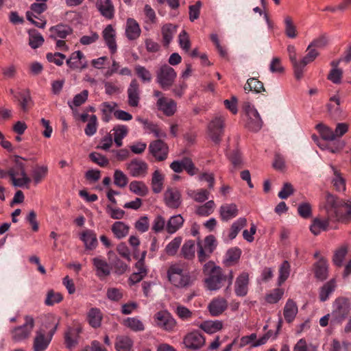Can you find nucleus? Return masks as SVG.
Returning a JSON list of instances; mask_svg holds the SVG:
<instances>
[{
  "label": "nucleus",
  "mask_w": 351,
  "mask_h": 351,
  "mask_svg": "<svg viewBox=\"0 0 351 351\" xmlns=\"http://www.w3.org/2000/svg\"><path fill=\"white\" fill-rule=\"evenodd\" d=\"M284 291L282 289H275L265 296V300L269 304L277 303L282 297Z\"/></svg>",
  "instance_id": "nucleus-62"
},
{
  "label": "nucleus",
  "mask_w": 351,
  "mask_h": 351,
  "mask_svg": "<svg viewBox=\"0 0 351 351\" xmlns=\"http://www.w3.org/2000/svg\"><path fill=\"white\" fill-rule=\"evenodd\" d=\"M93 264L96 271V275L103 279L110 274L111 268L106 261L101 257L93 258Z\"/></svg>",
  "instance_id": "nucleus-22"
},
{
  "label": "nucleus",
  "mask_w": 351,
  "mask_h": 351,
  "mask_svg": "<svg viewBox=\"0 0 351 351\" xmlns=\"http://www.w3.org/2000/svg\"><path fill=\"white\" fill-rule=\"evenodd\" d=\"M228 302L223 298L213 299L208 304V309L212 316L221 315L227 308Z\"/></svg>",
  "instance_id": "nucleus-23"
},
{
  "label": "nucleus",
  "mask_w": 351,
  "mask_h": 351,
  "mask_svg": "<svg viewBox=\"0 0 351 351\" xmlns=\"http://www.w3.org/2000/svg\"><path fill=\"white\" fill-rule=\"evenodd\" d=\"M239 210L235 204H225L219 208V215L222 221H228L238 215Z\"/></svg>",
  "instance_id": "nucleus-26"
},
{
  "label": "nucleus",
  "mask_w": 351,
  "mask_h": 351,
  "mask_svg": "<svg viewBox=\"0 0 351 351\" xmlns=\"http://www.w3.org/2000/svg\"><path fill=\"white\" fill-rule=\"evenodd\" d=\"M187 195L197 202H204L208 199L210 192L204 189L189 190Z\"/></svg>",
  "instance_id": "nucleus-45"
},
{
  "label": "nucleus",
  "mask_w": 351,
  "mask_h": 351,
  "mask_svg": "<svg viewBox=\"0 0 351 351\" xmlns=\"http://www.w3.org/2000/svg\"><path fill=\"white\" fill-rule=\"evenodd\" d=\"M132 347L133 341L129 337L120 335L116 337L114 348L117 351H130Z\"/></svg>",
  "instance_id": "nucleus-33"
},
{
  "label": "nucleus",
  "mask_w": 351,
  "mask_h": 351,
  "mask_svg": "<svg viewBox=\"0 0 351 351\" xmlns=\"http://www.w3.org/2000/svg\"><path fill=\"white\" fill-rule=\"evenodd\" d=\"M215 204L213 200H210L196 209V213L200 216H208L214 211Z\"/></svg>",
  "instance_id": "nucleus-54"
},
{
  "label": "nucleus",
  "mask_w": 351,
  "mask_h": 351,
  "mask_svg": "<svg viewBox=\"0 0 351 351\" xmlns=\"http://www.w3.org/2000/svg\"><path fill=\"white\" fill-rule=\"evenodd\" d=\"M25 324L12 330V339L14 341H21L27 339L34 327V320L31 316L25 317Z\"/></svg>",
  "instance_id": "nucleus-7"
},
{
  "label": "nucleus",
  "mask_w": 351,
  "mask_h": 351,
  "mask_svg": "<svg viewBox=\"0 0 351 351\" xmlns=\"http://www.w3.org/2000/svg\"><path fill=\"white\" fill-rule=\"evenodd\" d=\"M290 264L287 261H283L279 269L278 285H281L289 276Z\"/></svg>",
  "instance_id": "nucleus-60"
},
{
  "label": "nucleus",
  "mask_w": 351,
  "mask_h": 351,
  "mask_svg": "<svg viewBox=\"0 0 351 351\" xmlns=\"http://www.w3.org/2000/svg\"><path fill=\"white\" fill-rule=\"evenodd\" d=\"M114 141L117 147H121L123 144L122 139L127 136L128 129L127 126L119 125L113 128Z\"/></svg>",
  "instance_id": "nucleus-43"
},
{
  "label": "nucleus",
  "mask_w": 351,
  "mask_h": 351,
  "mask_svg": "<svg viewBox=\"0 0 351 351\" xmlns=\"http://www.w3.org/2000/svg\"><path fill=\"white\" fill-rule=\"evenodd\" d=\"M50 32L51 33V37L53 39H56L57 38L64 39L71 34L72 30L69 26L58 25L56 27H51Z\"/></svg>",
  "instance_id": "nucleus-39"
},
{
  "label": "nucleus",
  "mask_w": 351,
  "mask_h": 351,
  "mask_svg": "<svg viewBox=\"0 0 351 351\" xmlns=\"http://www.w3.org/2000/svg\"><path fill=\"white\" fill-rule=\"evenodd\" d=\"M177 26L171 23H167L162 27L161 32L162 36V42L165 46H168L172 40L174 34L176 32Z\"/></svg>",
  "instance_id": "nucleus-36"
},
{
  "label": "nucleus",
  "mask_w": 351,
  "mask_h": 351,
  "mask_svg": "<svg viewBox=\"0 0 351 351\" xmlns=\"http://www.w3.org/2000/svg\"><path fill=\"white\" fill-rule=\"evenodd\" d=\"M284 23L285 35L289 38H295L298 33L292 18L290 16H285Z\"/></svg>",
  "instance_id": "nucleus-41"
},
{
  "label": "nucleus",
  "mask_w": 351,
  "mask_h": 351,
  "mask_svg": "<svg viewBox=\"0 0 351 351\" xmlns=\"http://www.w3.org/2000/svg\"><path fill=\"white\" fill-rule=\"evenodd\" d=\"M182 239L181 237H175L165 247L167 254L174 256L180 247Z\"/></svg>",
  "instance_id": "nucleus-59"
},
{
  "label": "nucleus",
  "mask_w": 351,
  "mask_h": 351,
  "mask_svg": "<svg viewBox=\"0 0 351 351\" xmlns=\"http://www.w3.org/2000/svg\"><path fill=\"white\" fill-rule=\"evenodd\" d=\"M330 101H334L335 103V105L329 103L327 104V108L329 113L333 117H339L341 113V110L340 108V99L337 96H333L330 97Z\"/></svg>",
  "instance_id": "nucleus-56"
},
{
  "label": "nucleus",
  "mask_w": 351,
  "mask_h": 351,
  "mask_svg": "<svg viewBox=\"0 0 351 351\" xmlns=\"http://www.w3.org/2000/svg\"><path fill=\"white\" fill-rule=\"evenodd\" d=\"M149 152L158 161L165 160L168 155V146L161 140L152 142L149 145Z\"/></svg>",
  "instance_id": "nucleus-11"
},
{
  "label": "nucleus",
  "mask_w": 351,
  "mask_h": 351,
  "mask_svg": "<svg viewBox=\"0 0 351 351\" xmlns=\"http://www.w3.org/2000/svg\"><path fill=\"white\" fill-rule=\"evenodd\" d=\"M313 61V60L306 55L301 60H298L297 66H295L293 69L294 75L297 80H300L302 77L304 67Z\"/></svg>",
  "instance_id": "nucleus-50"
},
{
  "label": "nucleus",
  "mask_w": 351,
  "mask_h": 351,
  "mask_svg": "<svg viewBox=\"0 0 351 351\" xmlns=\"http://www.w3.org/2000/svg\"><path fill=\"white\" fill-rule=\"evenodd\" d=\"M129 189L133 193L139 196H145L149 189L146 184L142 181L134 180L130 182Z\"/></svg>",
  "instance_id": "nucleus-42"
},
{
  "label": "nucleus",
  "mask_w": 351,
  "mask_h": 351,
  "mask_svg": "<svg viewBox=\"0 0 351 351\" xmlns=\"http://www.w3.org/2000/svg\"><path fill=\"white\" fill-rule=\"evenodd\" d=\"M350 249V246L348 243H343L337 247L332 256V263L337 267H341L343 265V260L348 254Z\"/></svg>",
  "instance_id": "nucleus-29"
},
{
  "label": "nucleus",
  "mask_w": 351,
  "mask_h": 351,
  "mask_svg": "<svg viewBox=\"0 0 351 351\" xmlns=\"http://www.w3.org/2000/svg\"><path fill=\"white\" fill-rule=\"evenodd\" d=\"M15 97L18 99L21 108L24 112L28 111L33 104L30 93L27 90L19 93Z\"/></svg>",
  "instance_id": "nucleus-37"
},
{
  "label": "nucleus",
  "mask_w": 351,
  "mask_h": 351,
  "mask_svg": "<svg viewBox=\"0 0 351 351\" xmlns=\"http://www.w3.org/2000/svg\"><path fill=\"white\" fill-rule=\"evenodd\" d=\"M62 299L63 297L60 293L50 290L47 292L45 303L47 306H53L56 303L60 302Z\"/></svg>",
  "instance_id": "nucleus-61"
},
{
  "label": "nucleus",
  "mask_w": 351,
  "mask_h": 351,
  "mask_svg": "<svg viewBox=\"0 0 351 351\" xmlns=\"http://www.w3.org/2000/svg\"><path fill=\"white\" fill-rule=\"evenodd\" d=\"M48 168L46 166H38L32 171V178L36 184L40 183L47 176Z\"/></svg>",
  "instance_id": "nucleus-55"
},
{
  "label": "nucleus",
  "mask_w": 351,
  "mask_h": 351,
  "mask_svg": "<svg viewBox=\"0 0 351 351\" xmlns=\"http://www.w3.org/2000/svg\"><path fill=\"white\" fill-rule=\"evenodd\" d=\"M325 199L324 208L329 218L346 224L351 222V198L341 199L327 193Z\"/></svg>",
  "instance_id": "nucleus-1"
},
{
  "label": "nucleus",
  "mask_w": 351,
  "mask_h": 351,
  "mask_svg": "<svg viewBox=\"0 0 351 351\" xmlns=\"http://www.w3.org/2000/svg\"><path fill=\"white\" fill-rule=\"evenodd\" d=\"M164 176L159 170H155L152 178V189L154 193H159L163 189Z\"/></svg>",
  "instance_id": "nucleus-38"
},
{
  "label": "nucleus",
  "mask_w": 351,
  "mask_h": 351,
  "mask_svg": "<svg viewBox=\"0 0 351 351\" xmlns=\"http://www.w3.org/2000/svg\"><path fill=\"white\" fill-rule=\"evenodd\" d=\"M316 128L323 139L326 141H334L336 139L335 132L330 128L319 123L317 125Z\"/></svg>",
  "instance_id": "nucleus-51"
},
{
  "label": "nucleus",
  "mask_w": 351,
  "mask_h": 351,
  "mask_svg": "<svg viewBox=\"0 0 351 351\" xmlns=\"http://www.w3.org/2000/svg\"><path fill=\"white\" fill-rule=\"evenodd\" d=\"M244 90L245 91L261 93L262 91H265V88L263 82L252 77L247 80V83L244 86Z\"/></svg>",
  "instance_id": "nucleus-49"
},
{
  "label": "nucleus",
  "mask_w": 351,
  "mask_h": 351,
  "mask_svg": "<svg viewBox=\"0 0 351 351\" xmlns=\"http://www.w3.org/2000/svg\"><path fill=\"white\" fill-rule=\"evenodd\" d=\"M247 220L245 217H240L235 221L231 226L228 234V238L230 240L234 239L239 232V231L246 226Z\"/></svg>",
  "instance_id": "nucleus-46"
},
{
  "label": "nucleus",
  "mask_w": 351,
  "mask_h": 351,
  "mask_svg": "<svg viewBox=\"0 0 351 351\" xmlns=\"http://www.w3.org/2000/svg\"><path fill=\"white\" fill-rule=\"evenodd\" d=\"M127 93L128 105L131 107H137L141 97L139 84L136 79L131 81L127 90Z\"/></svg>",
  "instance_id": "nucleus-18"
},
{
  "label": "nucleus",
  "mask_w": 351,
  "mask_h": 351,
  "mask_svg": "<svg viewBox=\"0 0 351 351\" xmlns=\"http://www.w3.org/2000/svg\"><path fill=\"white\" fill-rule=\"evenodd\" d=\"M80 239L84 242L86 249L93 250L97 245L96 234L90 230H86L82 232Z\"/></svg>",
  "instance_id": "nucleus-28"
},
{
  "label": "nucleus",
  "mask_w": 351,
  "mask_h": 351,
  "mask_svg": "<svg viewBox=\"0 0 351 351\" xmlns=\"http://www.w3.org/2000/svg\"><path fill=\"white\" fill-rule=\"evenodd\" d=\"M203 273L206 276L204 280L205 286L210 291L220 289L225 281L228 282L227 291L232 284L233 272L230 271L228 275H224L220 267L217 266L213 261H208L203 266Z\"/></svg>",
  "instance_id": "nucleus-2"
},
{
  "label": "nucleus",
  "mask_w": 351,
  "mask_h": 351,
  "mask_svg": "<svg viewBox=\"0 0 351 351\" xmlns=\"http://www.w3.org/2000/svg\"><path fill=\"white\" fill-rule=\"evenodd\" d=\"M226 117L223 115H216L208 125V134L209 138L215 143L221 141L223 134Z\"/></svg>",
  "instance_id": "nucleus-6"
},
{
  "label": "nucleus",
  "mask_w": 351,
  "mask_h": 351,
  "mask_svg": "<svg viewBox=\"0 0 351 351\" xmlns=\"http://www.w3.org/2000/svg\"><path fill=\"white\" fill-rule=\"evenodd\" d=\"M130 227L123 221H116L111 227L114 237L119 239L125 237L129 233Z\"/></svg>",
  "instance_id": "nucleus-35"
},
{
  "label": "nucleus",
  "mask_w": 351,
  "mask_h": 351,
  "mask_svg": "<svg viewBox=\"0 0 351 351\" xmlns=\"http://www.w3.org/2000/svg\"><path fill=\"white\" fill-rule=\"evenodd\" d=\"M335 281L333 279L324 284L319 291L320 301L325 302L327 300L329 295L335 291Z\"/></svg>",
  "instance_id": "nucleus-47"
},
{
  "label": "nucleus",
  "mask_w": 351,
  "mask_h": 351,
  "mask_svg": "<svg viewBox=\"0 0 351 351\" xmlns=\"http://www.w3.org/2000/svg\"><path fill=\"white\" fill-rule=\"evenodd\" d=\"M199 327L208 334H213L222 329L223 322L220 320H206L202 322Z\"/></svg>",
  "instance_id": "nucleus-30"
},
{
  "label": "nucleus",
  "mask_w": 351,
  "mask_h": 351,
  "mask_svg": "<svg viewBox=\"0 0 351 351\" xmlns=\"http://www.w3.org/2000/svg\"><path fill=\"white\" fill-rule=\"evenodd\" d=\"M167 276L169 282L177 288H186L193 283L191 276L184 271V265L180 263L171 264L167 269Z\"/></svg>",
  "instance_id": "nucleus-3"
},
{
  "label": "nucleus",
  "mask_w": 351,
  "mask_h": 351,
  "mask_svg": "<svg viewBox=\"0 0 351 351\" xmlns=\"http://www.w3.org/2000/svg\"><path fill=\"white\" fill-rule=\"evenodd\" d=\"M298 313V306L291 299H289L284 307L283 315L285 320L290 323L293 322Z\"/></svg>",
  "instance_id": "nucleus-32"
},
{
  "label": "nucleus",
  "mask_w": 351,
  "mask_h": 351,
  "mask_svg": "<svg viewBox=\"0 0 351 351\" xmlns=\"http://www.w3.org/2000/svg\"><path fill=\"white\" fill-rule=\"evenodd\" d=\"M177 73L168 64H163L156 71V82L164 89H169L174 83Z\"/></svg>",
  "instance_id": "nucleus-5"
},
{
  "label": "nucleus",
  "mask_w": 351,
  "mask_h": 351,
  "mask_svg": "<svg viewBox=\"0 0 351 351\" xmlns=\"http://www.w3.org/2000/svg\"><path fill=\"white\" fill-rule=\"evenodd\" d=\"M184 219L181 215L171 216L167 222L166 231L169 234H174L182 228Z\"/></svg>",
  "instance_id": "nucleus-27"
},
{
  "label": "nucleus",
  "mask_w": 351,
  "mask_h": 351,
  "mask_svg": "<svg viewBox=\"0 0 351 351\" xmlns=\"http://www.w3.org/2000/svg\"><path fill=\"white\" fill-rule=\"evenodd\" d=\"M249 274L242 272L237 278L234 283L235 294L239 297L245 296L248 292Z\"/></svg>",
  "instance_id": "nucleus-17"
},
{
  "label": "nucleus",
  "mask_w": 351,
  "mask_h": 351,
  "mask_svg": "<svg viewBox=\"0 0 351 351\" xmlns=\"http://www.w3.org/2000/svg\"><path fill=\"white\" fill-rule=\"evenodd\" d=\"M165 204L171 208H178L182 203L181 193L176 188H169L164 193Z\"/></svg>",
  "instance_id": "nucleus-14"
},
{
  "label": "nucleus",
  "mask_w": 351,
  "mask_h": 351,
  "mask_svg": "<svg viewBox=\"0 0 351 351\" xmlns=\"http://www.w3.org/2000/svg\"><path fill=\"white\" fill-rule=\"evenodd\" d=\"M43 43L44 38L40 34L37 32L29 33V45L32 49L39 47Z\"/></svg>",
  "instance_id": "nucleus-63"
},
{
  "label": "nucleus",
  "mask_w": 351,
  "mask_h": 351,
  "mask_svg": "<svg viewBox=\"0 0 351 351\" xmlns=\"http://www.w3.org/2000/svg\"><path fill=\"white\" fill-rule=\"evenodd\" d=\"M97 125L98 123L96 115H90L88 119V122L84 129V132L86 135L88 136H93L97 132Z\"/></svg>",
  "instance_id": "nucleus-57"
},
{
  "label": "nucleus",
  "mask_w": 351,
  "mask_h": 351,
  "mask_svg": "<svg viewBox=\"0 0 351 351\" xmlns=\"http://www.w3.org/2000/svg\"><path fill=\"white\" fill-rule=\"evenodd\" d=\"M330 219H332L328 217L325 219H320L318 218L314 219L310 226L311 232L314 235H318L322 231L327 230Z\"/></svg>",
  "instance_id": "nucleus-34"
},
{
  "label": "nucleus",
  "mask_w": 351,
  "mask_h": 351,
  "mask_svg": "<svg viewBox=\"0 0 351 351\" xmlns=\"http://www.w3.org/2000/svg\"><path fill=\"white\" fill-rule=\"evenodd\" d=\"M331 168L334 173V178L332 180L333 186L336 191L344 192L346 191V180L333 166H331Z\"/></svg>",
  "instance_id": "nucleus-44"
},
{
  "label": "nucleus",
  "mask_w": 351,
  "mask_h": 351,
  "mask_svg": "<svg viewBox=\"0 0 351 351\" xmlns=\"http://www.w3.org/2000/svg\"><path fill=\"white\" fill-rule=\"evenodd\" d=\"M244 110L247 117L246 127L254 132L261 130L263 121L256 109L250 103H246L244 104Z\"/></svg>",
  "instance_id": "nucleus-8"
},
{
  "label": "nucleus",
  "mask_w": 351,
  "mask_h": 351,
  "mask_svg": "<svg viewBox=\"0 0 351 351\" xmlns=\"http://www.w3.org/2000/svg\"><path fill=\"white\" fill-rule=\"evenodd\" d=\"M315 276L319 280H325L328 276V263L327 260L321 256L314 264Z\"/></svg>",
  "instance_id": "nucleus-24"
},
{
  "label": "nucleus",
  "mask_w": 351,
  "mask_h": 351,
  "mask_svg": "<svg viewBox=\"0 0 351 351\" xmlns=\"http://www.w3.org/2000/svg\"><path fill=\"white\" fill-rule=\"evenodd\" d=\"M102 36L111 53H114L117 51L116 32L112 25H108L105 27Z\"/></svg>",
  "instance_id": "nucleus-25"
},
{
  "label": "nucleus",
  "mask_w": 351,
  "mask_h": 351,
  "mask_svg": "<svg viewBox=\"0 0 351 351\" xmlns=\"http://www.w3.org/2000/svg\"><path fill=\"white\" fill-rule=\"evenodd\" d=\"M126 169L134 178H143L147 174L148 165L140 159H134L126 164Z\"/></svg>",
  "instance_id": "nucleus-10"
},
{
  "label": "nucleus",
  "mask_w": 351,
  "mask_h": 351,
  "mask_svg": "<svg viewBox=\"0 0 351 351\" xmlns=\"http://www.w3.org/2000/svg\"><path fill=\"white\" fill-rule=\"evenodd\" d=\"M17 169L20 171L19 178H14V171H8V176L10 177L12 184L14 186L22 187L31 182V179L27 176L24 164L17 162Z\"/></svg>",
  "instance_id": "nucleus-20"
},
{
  "label": "nucleus",
  "mask_w": 351,
  "mask_h": 351,
  "mask_svg": "<svg viewBox=\"0 0 351 351\" xmlns=\"http://www.w3.org/2000/svg\"><path fill=\"white\" fill-rule=\"evenodd\" d=\"M58 324L59 318L54 315L48 314L43 318L42 326L39 330H44V332L53 336Z\"/></svg>",
  "instance_id": "nucleus-19"
},
{
  "label": "nucleus",
  "mask_w": 351,
  "mask_h": 351,
  "mask_svg": "<svg viewBox=\"0 0 351 351\" xmlns=\"http://www.w3.org/2000/svg\"><path fill=\"white\" fill-rule=\"evenodd\" d=\"M183 343L186 348L192 350H197L204 345L205 339L199 332L194 331L184 337Z\"/></svg>",
  "instance_id": "nucleus-12"
},
{
  "label": "nucleus",
  "mask_w": 351,
  "mask_h": 351,
  "mask_svg": "<svg viewBox=\"0 0 351 351\" xmlns=\"http://www.w3.org/2000/svg\"><path fill=\"white\" fill-rule=\"evenodd\" d=\"M195 243L192 240L186 241L182 247L181 254L187 260H192L195 257Z\"/></svg>",
  "instance_id": "nucleus-48"
},
{
  "label": "nucleus",
  "mask_w": 351,
  "mask_h": 351,
  "mask_svg": "<svg viewBox=\"0 0 351 351\" xmlns=\"http://www.w3.org/2000/svg\"><path fill=\"white\" fill-rule=\"evenodd\" d=\"M156 107L167 117L173 115L177 110L176 102L167 97L158 99L156 101Z\"/></svg>",
  "instance_id": "nucleus-16"
},
{
  "label": "nucleus",
  "mask_w": 351,
  "mask_h": 351,
  "mask_svg": "<svg viewBox=\"0 0 351 351\" xmlns=\"http://www.w3.org/2000/svg\"><path fill=\"white\" fill-rule=\"evenodd\" d=\"M96 5L102 16L110 19L113 17L114 7L110 0H97Z\"/></svg>",
  "instance_id": "nucleus-31"
},
{
  "label": "nucleus",
  "mask_w": 351,
  "mask_h": 351,
  "mask_svg": "<svg viewBox=\"0 0 351 351\" xmlns=\"http://www.w3.org/2000/svg\"><path fill=\"white\" fill-rule=\"evenodd\" d=\"M66 64L72 70L82 71L87 67V61L80 51H74L66 60Z\"/></svg>",
  "instance_id": "nucleus-13"
},
{
  "label": "nucleus",
  "mask_w": 351,
  "mask_h": 351,
  "mask_svg": "<svg viewBox=\"0 0 351 351\" xmlns=\"http://www.w3.org/2000/svg\"><path fill=\"white\" fill-rule=\"evenodd\" d=\"M102 314L101 311L97 308H92L88 313V321L93 328H98L101 326Z\"/></svg>",
  "instance_id": "nucleus-40"
},
{
  "label": "nucleus",
  "mask_w": 351,
  "mask_h": 351,
  "mask_svg": "<svg viewBox=\"0 0 351 351\" xmlns=\"http://www.w3.org/2000/svg\"><path fill=\"white\" fill-rule=\"evenodd\" d=\"M141 29L138 22L132 18L127 19L125 25V36L129 40H134L141 36Z\"/></svg>",
  "instance_id": "nucleus-21"
},
{
  "label": "nucleus",
  "mask_w": 351,
  "mask_h": 351,
  "mask_svg": "<svg viewBox=\"0 0 351 351\" xmlns=\"http://www.w3.org/2000/svg\"><path fill=\"white\" fill-rule=\"evenodd\" d=\"M351 311V302L345 298H337L332 304V310L330 313V323L332 324H341L348 316Z\"/></svg>",
  "instance_id": "nucleus-4"
},
{
  "label": "nucleus",
  "mask_w": 351,
  "mask_h": 351,
  "mask_svg": "<svg viewBox=\"0 0 351 351\" xmlns=\"http://www.w3.org/2000/svg\"><path fill=\"white\" fill-rule=\"evenodd\" d=\"M44 330H38L36 332V336L34 339L33 349L34 351H44L49 345L53 336L47 333L45 336Z\"/></svg>",
  "instance_id": "nucleus-15"
},
{
  "label": "nucleus",
  "mask_w": 351,
  "mask_h": 351,
  "mask_svg": "<svg viewBox=\"0 0 351 351\" xmlns=\"http://www.w3.org/2000/svg\"><path fill=\"white\" fill-rule=\"evenodd\" d=\"M156 325L166 330L172 331L176 326V321L167 311L157 312L154 317Z\"/></svg>",
  "instance_id": "nucleus-9"
},
{
  "label": "nucleus",
  "mask_w": 351,
  "mask_h": 351,
  "mask_svg": "<svg viewBox=\"0 0 351 351\" xmlns=\"http://www.w3.org/2000/svg\"><path fill=\"white\" fill-rule=\"evenodd\" d=\"M46 58L49 62L54 63L57 66H60L63 64L66 56L59 52L48 53L46 55Z\"/></svg>",
  "instance_id": "nucleus-64"
},
{
  "label": "nucleus",
  "mask_w": 351,
  "mask_h": 351,
  "mask_svg": "<svg viewBox=\"0 0 351 351\" xmlns=\"http://www.w3.org/2000/svg\"><path fill=\"white\" fill-rule=\"evenodd\" d=\"M241 251L237 247H233L228 250L226 253V264L228 266L237 263L240 258Z\"/></svg>",
  "instance_id": "nucleus-52"
},
{
  "label": "nucleus",
  "mask_w": 351,
  "mask_h": 351,
  "mask_svg": "<svg viewBox=\"0 0 351 351\" xmlns=\"http://www.w3.org/2000/svg\"><path fill=\"white\" fill-rule=\"evenodd\" d=\"M113 178L114 184L120 188H124L128 183L127 176L119 169L114 171Z\"/></svg>",
  "instance_id": "nucleus-58"
},
{
  "label": "nucleus",
  "mask_w": 351,
  "mask_h": 351,
  "mask_svg": "<svg viewBox=\"0 0 351 351\" xmlns=\"http://www.w3.org/2000/svg\"><path fill=\"white\" fill-rule=\"evenodd\" d=\"M123 324L134 331H143L145 329L143 322L136 317H128L123 321Z\"/></svg>",
  "instance_id": "nucleus-53"
}]
</instances>
